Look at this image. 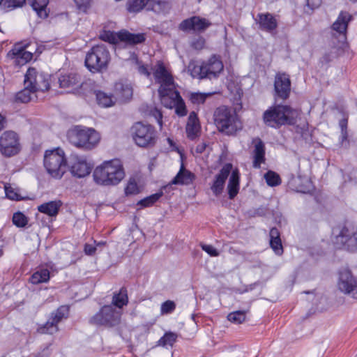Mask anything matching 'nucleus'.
Masks as SVG:
<instances>
[{"label":"nucleus","mask_w":357,"mask_h":357,"mask_svg":"<svg viewBox=\"0 0 357 357\" xmlns=\"http://www.w3.org/2000/svg\"><path fill=\"white\" fill-rule=\"evenodd\" d=\"M153 70L155 80L160 84L158 93L161 103L167 108H174L178 116H185L187 109L185 102L178 91L176 90L173 77L163 63L158 61Z\"/></svg>","instance_id":"nucleus-1"},{"label":"nucleus","mask_w":357,"mask_h":357,"mask_svg":"<svg viewBox=\"0 0 357 357\" xmlns=\"http://www.w3.org/2000/svg\"><path fill=\"white\" fill-rule=\"evenodd\" d=\"M126 173L122 162L117 158L105 160L93 170L94 182L101 186H115L125 178Z\"/></svg>","instance_id":"nucleus-2"},{"label":"nucleus","mask_w":357,"mask_h":357,"mask_svg":"<svg viewBox=\"0 0 357 357\" xmlns=\"http://www.w3.org/2000/svg\"><path fill=\"white\" fill-rule=\"evenodd\" d=\"M67 138L74 146L84 151H91L99 144L100 135L93 128L79 125L68 130Z\"/></svg>","instance_id":"nucleus-3"},{"label":"nucleus","mask_w":357,"mask_h":357,"mask_svg":"<svg viewBox=\"0 0 357 357\" xmlns=\"http://www.w3.org/2000/svg\"><path fill=\"white\" fill-rule=\"evenodd\" d=\"M213 118L218 130L226 135H234L243 128L237 114L225 106L217 108Z\"/></svg>","instance_id":"nucleus-4"},{"label":"nucleus","mask_w":357,"mask_h":357,"mask_svg":"<svg viewBox=\"0 0 357 357\" xmlns=\"http://www.w3.org/2000/svg\"><path fill=\"white\" fill-rule=\"evenodd\" d=\"M68 161L61 148L45 151L44 166L47 173L54 179H61L66 172Z\"/></svg>","instance_id":"nucleus-5"},{"label":"nucleus","mask_w":357,"mask_h":357,"mask_svg":"<svg viewBox=\"0 0 357 357\" xmlns=\"http://www.w3.org/2000/svg\"><path fill=\"white\" fill-rule=\"evenodd\" d=\"M110 53L105 45L93 46L86 54L85 66L93 73H101L105 70L110 61Z\"/></svg>","instance_id":"nucleus-6"},{"label":"nucleus","mask_w":357,"mask_h":357,"mask_svg":"<svg viewBox=\"0 0 357 357\" xmlns=\"http://www.w3.org/2000/svg\"><path fill=\"white\" fill-rule=\"evenodd\" d=\"M298 115V112L288 105H277L266 110L264 114V121L268 126L278 128L285 123H291Z\"/></svg>","instance_id":"nucleus-7"},{"label":"nucleus","mask_w":357,"mask_h":357,"mask_svg":"<svg viewBox=\"0 0 357 357\" xmlns=\"http://www.w3.org/2000/svg\"><path fill=\"white\" fill-rule=\"evenodd\" d=\"M132 137L137 146L142 148L153 147L158 141L155 128L142 122L135 123L131 128Z\"/></svg>","instance_id":"nucleus-8"},{"label":"nucleus","mask_w":357,"mask_h":357,"mask_svg":"<svg viewBox=\"0 0 357 357\" xmlns=\"http://www.w3.org/2000/svg\"><path fill=\"white\" fill-rule=\"evenodd\" d=\"M223 63L219 56L215 55L210 57L207 61H203L201 65L195 66L191 70L193 77L199 79L215 78L222 71Z\"/></svg>","instance_id":"nucleus-9"},{"label":"nucleus","mask_w":357,"mask_h":357,"mask_svg":"<svg viewBox=\"0 0 357 357\" xmlns=\"http://www.w3.org/2000/svg\"><path fill=\"white\" fill-rule=\"evenodd\" d=\"M332 241L336 248L357 253V228L343 227L337 235L332 238Z\"/></svg>","instance_id":"nucleus-10"},{"label":"nucleus","mask_w":357,"mask_h":357,"mask_svg":"<svg viewBox=\"0 0 357 357\" xmlns=\"http://www.w3.org/2000/svg\"><path fill=\"white\" fill-rule=\"evenodd\" d=\"M93 167V162L86 155L77 154L70 155L67 165L71 175L77 178L89 175Z\"/></svg>","instance_id":"nucleus-11"},{"label":"nucleus","mask_w":357,"mask_h":357,"mask_svg":"<svg viewBox=\"0 0 357 357\" xmlns=\"http://www.w3.org/2000/svg\"><path fill=\"white\" fill-rule=\"evenodd\" d=\"M121 315L120 310H116L112 305H105L90 319V323L98 326H113L119 323Z\"/></svg>","instance_id":"nucleus-12"},{"label":"nucleus","mask_w":357,"mask_h":357,"mask_svg":"<svg viewBox=\"0 0 357 357\" xmlns=\"http://www.w3.org/2000/svg\"><path fill=\"white\" fill-rule=\"evenodd\" d=\"M24 86L30 87L35 92L47 91L50 88L49 75L38 73L34 68H29L25 75Z\"/></svg>","instance_id":"nucleus-13"},{"label":"nucleus","mask_w":357,"mask_h":357,"mask_svg":"<svg viewBox=\"0 0 357 357\" xmlns=\"http://www.w3.org/2000/svg\"><path fill=\"white\" fill-rule=\"evenodd\" d=\"M20 151V139L13 131H5L0 137V151L6 157L17 154Z\"/></svg>","instance_id":"nucleus-14"},{"label":"nucleus","mask_w":357,"mask_h":357,"mask_svg":"<svg viewBox=\"0 0 357 357\" xmlns=\"http://www.w3.org/2000/svg\"><path fill=\"white\" fill-rule=\"evenodd\" d=\"M337 287L340 291L357 300V278L350 270L344 268L340 271Z\"/></svg>","instance_id":"nucleus-15"},{"label":"nucleus","mask_w":357,"mask_h":357,"mask_svg":"<svg viewBox=\"0 0 357 357\" xmlns=\"http://www.w3.org/2000/svg\"><path fill=\"white\" fill-rule=\"evenodd\" d=\"M69 308L66 305L59 307L55 312L51 314L47 322L39 328L42 333L54 334L59 330L58 324L68 316Z\"/></svg>","instance_id":"nucleus-16"},{"label":"nucleus","mask_w":357,"mask_h":357,"mask_svg":"<svg viewBox=\"0 0 357 357\" xmlns=\"http://www.w3.org/2000/svg\"><path fill=\"white\" fill-rule=\"evenodd\" d=\"M211 25V23L208 20L199 16H193L183 20L180 24L179 28L184 31L203 32Z\"/></svg>","instance_id":"nucleus-17"},{"label":"nucleus","mask_w":357,"mask_h":357,"mask_svg":"<svg viewBox=\"0 0 357 357\" xmlns=\"http://www.w3.org/2000/svg\"><path fill=\"white\" fill-rule=\"evenodd\" d=\"M233 165L231 163H226L222 166L219 173L215 175L211 185V189L215 196L218 197L223 192L225 181L230 174Z\"/></svg>","instance_id":"nucleus-18"},{"label":"nucleus","mask_w":357,"mask_h":357,"mask_svg":"<svg viewBox=\"0 0 357 357\" xmlns=\"http://www.w3.org/2000/svg\"><path fill=\"white\" fill-rule=\"evenodd\" d=\"M274 88L278 98L282 100L287 99L291 91L289 76L286 73H278L275 77Z\"/></svg>","instance_id":"nucleus-19"},{"label":"nucleus","mask_w":357,"mask_h":357,"mask_svg":"<svg viewBox=\"0 0 357 357\" xmlns=\"http://www.w3.org/2000/svg\"><path fill=\"white\" fill-rule=\"evenodd\" d=\"M352 18V15L349 13L341 11L331 26L332 30L337 33L343 40H346L348 24Z\"/></svg>","instance_id":"nucleus-20"},{"label":"nucleus","mask_w":357,"mask_h":357,"mask_svg":"<svg viewBox=\"0 0 357 357\" xmlns=\"http://www.w3.org/2000/svg\"><path fill=\"white\" fill-rule=\"evenodd\" d=\"M25 49V45L17 43L8 52V56L12 59H15L16 63L18 65H24L33 58V54L31 52L26 51Z\"/></svg>","instance_id":"nucleus-21"},{"label":"nucleus","mask_w":357,"mask_h":357,"mask_svg":"<svg viewBox=\"0 0 357 357\" xmlns=\"http://www.w3.org/2000/svg\"><path fill=\"white\" fill-rule=\"evenodd\" d=\"M289 187L296 192L307 193L310 190L311 182L307 176L298 174L292 175L288 181Z\"/></svg>","instance_id":"nucleus-22"},{"label":"nucleus","mask_w":357,"mask_h":357,"mask_svg":"<svg viewBox=\"0 0 357 357\" xmlns=\"http://www.w3.org/2000/svg\"><path fill=\"white\" fill-rule=\"evenodd\" d=\"M59 82L60 87L67 89L68 92H70L82 85L80 76L73 73L61 75Z\"/></svg>","instance_id":"nucleus-23"},{"label":"nucleus","mask_w":357,"mask_h":357,"mask_svg":"<svg viewBox=\"0 0 357 357\" xmlns=\"http://www.w3.org/2000/svg\"><path fill=\"white\" fill-rule=\"evenodd\" d=\"M185 131L188 139L193 140L197 138L200 132V124L197 114L195 112H191L188 118Z\"/></svg>","instance_id":"nucleus-24"},{"label":"nucleus","mask_w":357,"mask_h":357,"mask_svg":"<svg viewBox=\"0 0 357 357\" xmlns=\"http://www.w3.org/2000/svg\"><path fill=\"white\" fill-rule=\"evenodd\" d=\"M195 178L193 173L186 169L184 165L181 163L180 169L175 177L172 181V183L174 185H188L192 183Z\"/></svg>","instance_id":"nucleus-25"},{"label":"nucleus","mask_w":357,"mask_h":357,"mask_svg":"<svg viewBox=\"0 0 357 357\" xmlns=\"http://www.w3.org/2000/svg\"><path fill=\"white\" fill-rule=\"evenodd\" d=\"M255 144L253 167L259 168L261 165L265 162V147L264 144L259 138L253 139Z\"/></svg>","instance_id":"nucleus-26"},{"label":"nucleus","mask_w":357,"mask_h":357,"mask_svg":"<svg viewBox=\"0 0 357 357\" xmlns=\"http://www.w3.org/2000/svg\"><path fill=\"white\" fill-rule=\"evenodd\" d=\"M240 174L237 169H232L227 184V191L230 199H233L238 193Z\"/></svg>","instance_id":"nucleus-27"},{"label":"nucleus","mask_w":357,"mask_h":357,"mask_svg":"<svg viewBox=\"0 0 357 357\" xmlns=\"http://www.w3.org/2000/svg\"><path fill=\"white\" fill-rule=\"evenodd\" d=\"M62 206L60 200L50 201L43 203L38 206V211L50 217H56Z\"/></svg>","instance_id":"nucleus-28"},{"label":"nucleus","mask_w":357,"mask_h":357,"mask_svg":"<svg viewBox=\"0 0 357 357\" xmlns=\"http://www.w3.org/2000/svg\"><path fill=\"white\" fill-rule=\"evenodd\" d=\"M146 40V36L143 33H132L127 30L120 31V41L129 45H137L142 43Z\"/></svg>","instance_id":"nucleus-29"},{"label":"nucleus","mask_w":357,"mask_h":357,"mask_svg":"<svg viewBox=\"0 0 357 357\" xmlns=\"http://www.w3.org/2000/svg\"><path fill=\"white\" fill-rule=\"evenodd\" d=\"M258 22L260 29L268 32H272L277 27V21L270 13L258 15Z\"/></svg>","instance_id":"nucleus-30"},{"label":"nucleus","mask_w":357,"mask_h":357,"mask_svg":"<svg viewBox=\"0 0 357 357\" xmlns=\"http://www.w3.org/2000/svg\"><path fill=\"white\" fill-rule=\"evenodd\" d=\"M269 236L271 248L276 255H281L283 253V248L278 229L275 227L271 229Z\"/></svg>","instance_id":"nucleus-31"},{"label":"nucleus","mask_w":357,"mask_h":357,"mask_svg":"<svg viewBox=\"0 0 357 357\" xmlns=\"http://www.w3.org/2000/svg\"><path fill=\"white\" fill-rule=\"evenodd\" d=\"M33 10L42 19L47 17L49 0H29Z\"/></svg>","instance_id":"nucleus-32"},{"label":"nucleus","mask_w":357,"mask_h":357,"mask_svg":"<svg viewBox=\"0 0 357 357\" xmlns=\"http://www.w3.org/2000/svg\"><path fill=\"white\" fill-rule=\"evenodd\" d=\"M169 8V2L165 0H150L147 9L156 13H165Z\"/></svg>","instance_id":"nucleus-33"},{"label":"nucleus","mask_w":357,"mask_h":357,"mask_svg":"<svg viewBox=\"0 0 357 357\" xmlns=\"http://www.w3.org/2000/svg\"><path fill=\"white\" fill-rule=\"evenodd\" d=\"M97 102L103 107H109L114 105L116 99L112 94L98 91L96 93Z\"/></svg>","instance_id":"nucleus-34"},{"label":"nucleus","mask_w":357,"mask_h":357,"mask_svg":"<svg viewBox=\"0 0 357 357\" xmlns=\"http://www.w3.org/2000/svg\"><path fill=\"white\" fill-rule=\"evenodd\" d=\"M115 90L119 92L117 94L119 98L123 101L129 100L132 96V89L128 84L116 83Z\"/></svg>","instance_id":"nucleus-35"},{"label":"nucleus","mask_w":357,"mask_h":357,"mask_svg":"<svg viewBox=\"0 0 357 357\" xmlns=\"http://www.w3.org/2000/svg\"><path fill=\"white\" fill-rule=\"evenodd\" d=\"M50 280V271L47 268H41L36 271L30 278V282L33 284L46 282Z\"/></svg>","instance_id":"nucleus-36"},{"label":"nucleus","mask_w":357,"mask_h":357,"mask_svg":"<svg viewBox=\"0 0 357 357\" xmlns=\"http://www.w3.org/2000/svg\"><path fill=\"white\" fill-rule=\"evenodd\" d=\"M150 0H128L127 10L129 13H138L143 10L146 6H149Z\"/></svg>","instance_id":"nucleus-37"},{"label":"nucleus","mask_w":357,"mask_h":357,"mask_svg":"<svg viewBox=\"0 0 357 357\" xmlns=\"http://www.w3.org/2000/svg\"><path fill=\"white\" fill-rule=\"evenodd\" d=\"M178 335L173 332H167L158 341V345L163 347H172L177 340Z\"/></svg>","instance_id":"nucleus-38"},{"label":"nucleus","mask_w":357,"mask_h":357,"mask_svg":"<svg viewBox=\"0 0 357 357\" xmlns=\"http://www.w3.org/2000/svg\"><path fill=\"white\" fill-rule=\"evenodd\" d=\"M35 93L32 89L24 86V89L17 93L16 100L21 102H28L34 98Z\"/></svg>","instance_id":"nucleus-39"},{"label":"nucleus","mask_w":357,"mask_h":357,"mask_svg":"<svg viewBox=\"0 0 357 357\" xmlns=\"http://www.w3.org/2000/svg\"><path fill=\"white\" fill-rule=\"evenodd\" d=\"M127 290L121 288L119 294H114L112 298V303L119 308L126 305L128 303Z\"/></svg>","instance_id":"nucleus-40"},{"label":"nucleus","mask_w":357,"mask_h":357,"mask_svg":"<svg viewBox=\"0 0 357 357\" xmlns=\"http://www.w3.org/2000/svg\"><path fill=\"white\" fill-rule=\"evenodd\" d=\"M25 0H1L0 10L6 12L17 7L22 6Z\"/></svg>","instance_id":"nucleus-41"},{"label":"nucleus","mask_w":357,"mask_h":357,"mask_svg":"<svg viewBox=\"0 0 357 357\" xmlns=\"http://www.w3.org/2000/svg\"><path fill=\"white\" fill-rule=\"evenodd\" d=\"M100 38L111 44H116L120 41V31L115 33L111 31H103L100 34Z\"/></svg>","instance_id":"nucleus-42"},{"label":"nucleus","mask_w":357,"mask_h":357,"mask_svg":"<svg viewBox=\"0 0 357 357\" xmlns=\"http://www.w3.org/2000/svg\"><path fill=\"white\" fill-rule=\"evenodd\" d=\"M162 196V192H157L153 194L150 196H148L140 201L138 202L137 205H139L142 207H149L153 205Z\"/></svg>","instance_id":"nucleus-43"},{"label":"nucleus","mask_w":357,"mask_h":357,"mask_svg":"<svg viewBox=\"0 0 357 357\" xmlns=\"http://www.w3.org/2000/svg\"><path fill=\"white\" fill-rule=\"evenodd\" d=\"M264 178L267 185L271 187L279 185L281 183L280 176L273 171H268L264 174Z\"/></svg>","instance_id":"nucleus-44"},{"label":"nucleus","mask_w":357,"mask_h":357,"mask_svg":"<svg viewBox=\"0 0 357 357\" xmlns=\"http://www.w3.org/2000/svg\"><path fill=\"white\" fill-rule=\"evenodd\" d=\"M4 189L8 199L15 201L23 199V197L19 194V190L13 188L11 185H5Z\"/></svg>","instance_id":"nucleus-45"},{"label":"nucleus","mask_w":357,"mask_h":357,"mask_svg":"<svg viewBox=\"0 0 357 357\" xmlns=\"http://www.w3.org/2000/svg\"><path fill=\"white\" fill-rule=\"evenodd\" d=\"M245 311L238 310L231 312L228 314L227 319L234 324H241L245 320Z\"/></svg>","instance_id":"nucleus-46"},{"label":"nucleus","mask_w":357,"mask_h":357,"mask_svg":"<svg viewBox=\"0 0 357 357\" xmlns=\"http://www.w3.org/2000/svg\"><path fill=\"white\" fill-rule=\"evenodd\" d=\"M140 188L136 180L133 178L129 179L126 187L125 188V193L126 195H137L139 193Z\"/></svg>","instance_id":"nucleus-47"},{"label":"nucleus","mask_w":357,"mask_h":357,"mask_svg":"<svg viewBox=\"0 0 357 357\" xmlns=\"http://www.w3.org/2000/svg\"><path fill=\"white\" fill-rule=\"evenodd\" d=\"M13 223L17 227H24L28 224V218L22 212H16L13 215Z\"/></svg>","instance_id":"nucleus-48"},{"label":"nucleus","mask_w":357,"mask_h":357,"mask_svg":"<svg viewBox=\"0 0 357 357\" xmlns=\"http://www.w3.org/2000/svg\"><path fill=\"white\" fill-rule=\"evenodd\" d=\"M176 308V304L172 301H166L162 303L160 307V314H170L174 311Z\"/></svg>","instance_id":"nucleus-49"},{"label":"nucleus","mask_w":357,"mask_h":357,"mask_svg":"<svg viewBox=\"0 0 357 357\" xmlns=\"http://www.w3.org/2000/svg\"><path fill=\"white\" fill-rule=\"evenodd\" d=\"M208 96L209 93H192L190 96V100L193 104H202L205 102L206 97Z\"/></svg>","instance_id":"nucleus-50"},{"label":"nucleus","mask_w":357,"mask_h":357,"mask_svg":"<svg viewBox=\"0 0 357 357\" xmlns=\"http://www.w3.org/2000/svg\"><path fill=\"white\" fill-rule=\"evenodd\" d=\"M132 60H134L136 63V64L137 65V70L139 71V73L142 75H144L145 76H146L147 77H149L150 76V73L148 70V68L147 66L142 64L137 59V57L136 56V55L135 54H132Z\"/></svg>","instance_id":"nucleus-51"},{"label":"nucleus","mask_w":357,"mask_h":357,"mask_svg":"<svg viewBox=\"0 0 357 357\" xmlns=\"http://www.w3.org/2000/svg\"><path fill=\"white\" fill-rule=\"evenodd\" d=\"M201 248L211 257H218L220 255L217 249L211 245L201 244Z\"/></svg>","instance_id":"nucleus-52"},{"label":"nucleus","mask_w":357,"mask_h":357,"mask_svg":"<svg viewBox=\"0 0 357 357\" xmlns=\"http://www.w3.org/2000/svg\"><path fill=\"white\" fill-rule=\"evenodd\" d=\"M150 114L155 118L160 128L162 126V114L160 110L157 108H153L150 111Z\"/></svg>","instance_id":"nucleus-53"},{"label":"nucleus","mask_w":357,"mask_h":357,"mask_svg":"<svg viewBox=\"0 0 357 357\" xmlns=\"http://www.w3.org/2000/svg\"><path fill=\"white\" fill-rule=\"evenodd\" d=\"M90 1L91 0H74L78 10L84 13L86 12L87 9L89 8Z\"/></svg>","instance_id":"nucleus-54"},{"label":"nucleus","mask_w":357,"mask_h":357,"mask_svg":"<svg viewBox=\"0 0 357 357\" xmlns=\"http://www.w3.org/2000/svg\"><path fill=\"white\" fill-rule=\"evenodd\" d=\"M205 45V39L202 37L199 36L197 38L195 39L192 42V47L196 50H202Z\"/></svg>","instance_id":"nucleus-55"},{"label":"nucleus","mask_w":357,"mask_h":357,"mask_svg":"<svg viewBox=\"0 0 357 357\" xmlns=\"http://www.w3.org/2000/svg\"><path fill=\"white\" fill-rule=\"evenodd\" d=\"M96 245L89 244V243L85 244L84 251L86 255L91 256V255H94L96 252Z\"/></svg>","instance_id":"nucleus-56"},{"label":"nucleus","mask_w":357,"mask_h":357,"mask_svg":"<svg viewBox=\"0 0 357 357\" xmlns=\"http://www.w3.org/2000/svg\"><path fill=\"white\" fill-rule=\"evenodd\" d=\"M321 3V0H307V5L311 9L318 8Z\"/></svg>","instance_id":"nucleus-57"},{"label":"nucleus","mask_w":357,"mask_h":357,"mask_svg":"<svg viewBox=\"0 0 357 357\" xmlns=\"http://www.w3.org/2000/svg\"><path fill=\"white\" fill-rule=\"evenodd\" d=\"M348 133L347 130H343L341 132V135L340 136V143L342 146H344V144H349V142L347 140Z\"/></svg>","instance_id":"nucleus-58"},{"label":"nucleus","mask_w":357,"mask_h":357,"mask_svg":"<svg viewBox=\"0 0 357 357\" xmlns=\"http://www.w3.org/2000/svg\"><path fill=\"white\" fill-rule=\"evenodd\" d=\"M206 147V144L204 142H202L196 146V149H195L196 152L199 153H202L205 151Z\"/></svg>","instance_id":"nucleus-59"},{"label":"nucleus","mask_w":357,"mask_h":357,"mask_svg":"<svg viewBox=\"0 0 357 357\" xmlns=\"http://www.w3.org/2000/svg\"><path fill=\"white\" fill-rule=\"evenodd\" d=\"M167 143H168L169 146L172 148V150H177V147L176 146V144L173 141V139H172L171 138L168 137L167 139Z\"/></svg>","instance_id":"nucleus-60"},{"label":"nucleus","mask_w":357,"mask_h":357,"mask_svg":"<svg viewBox=\"0 0 357 357\" xmlns=\"http://www.w3.org/2000/svg\"><path fill=\"white\" fill-rule=\"evenodd\" d=\"M6 122L5 116L0 114V131L4 128Z\"/></svg>","instance_id":"nucleus-61"},{"label":"nucleus","mask_w":357,"mask_h":357,"mask_svg":"<svg viewBox=\"0 0 357 357\" xmlns=\"http://www.w3.org/2000/svg\"><path fill=\"white\" fill-rule=\"evenodd\" d=\"M347 120L343 119V120L340 121V126L341 128V132H342L343 130H347Z\"/></svg>","instance_id":"nucleus-62"},{"label":"nucleus","mask_w":357,"mask_h":357,"mask_svg":"<svg viewBox=\"0 0 357 357\" xmlns=\"http://www.w3.org/2000/svg\"><path fill=\"white\" fill-rule=\"evenodd\" d=\"M94 243L96 244V248L98 247V246H102V245H104L105 244V242L104 241H100V242H96V241H94Z\"/></svg>","instance_id":"nucleus-63"},{"label":"nucleus","mask_w":357,"mask_h":357,"mask_svg":"<svg viewBox=\"0 0 357 357\" xmlns=\"http://www.w3.org/2000/svg\"><path fill=\"white\" fill-rule=\"evenodd\" d=\"M2 255H3V252H2V250L0 249V257H1V256H2Z\"/></svg>","instance_id":"nucleus-64"}]
</instances>
